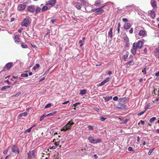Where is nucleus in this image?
<instances>
[{
	"label": "nucleus",
	"instance_id": "nucleus-1",
	"mask_svg": "<svg viewBox=\"0 0 159 159\" xmlns=\"http://www.w3.org/2000/svg\"><path fill=\"white\" fill-rule=\"evenodd\" d=\"M74 124V123L71 121H69L61 129V131H66L68 130H70L71 128V126Z\"/></svg>",
	"mask_w": 159,
	"mask_h": 159
},
{
	"label": "nucleus",
	"instance_id": "nucleus-2",
	"mask_svg": "<svg viewBox=\"0 0 159 159\" xmlns=\"http://www.w3.org/2000/svg\"><path fill=\"white\" fill-rule=\"evenodd\" d=\"M35 150L29 151L27 154V159H34L35 158Z\"/></svg>",
	"mask_w": 159,
	"mask_h": 159
},
{
	"label": "nucleus",
	"instance_id": "nucleus-3",
	"mask_svg": "<svg viewBox=\"0 0 159 159\" xmlns=\"http://www.w3.org/2000/svg\"><path fill=\"white\" fill-rule=\"evenodd\" d=\"M11 151L12 152L16 153H17L18 154H19L20 153L19 149L18 147L15 145H14L12 146Z\"/></svg>",
	"mask_w": 159,
	"mask_h": 159
},
{
	"label": "nucleus",
	"instance_id": "nucleus-4",
	"mask_svg": "<svg viewBox=\"0 0 159 159\" xmlns=\"http://www.w3.org/2000/svg\"><path fill=\"white\" fill-rule=\"evenodd\" d=\"M146 30H141L138 34V37L136 38H139V36H140L141 37H144L146 35Z\"/></svg>",
	"mask_w": 159,
	"mask_h": 159
},
{
	"label": "nucleus",
	"instance_id": "nucleus-5",
	"mask_svg": "<svg viewBox=\"0 0 159 159\" xmlns=\"http://www.w3.org/2000/svg\"><path fill=\"white\" fill-rule=\"evenodd\" d=\"M136 43H134L133 44L132 48L131 50V52L134 55H135L136 54V49L137 48L136 47Z\"/></svg>",
	"mask_w": 159,
	"mask_h": 159
},
{
	"label": "nucleus",
	"instance_id": "nucleus-6",
	"mask_svg": "<svg viewBox=\"0 0 159 159\" xmlns=\"http://www.w3.org/2000/svg\"><path fill=\"white\" fill-rule=\"evenodd\" d=\"M141 27L140 26H137L134 28V33L135 34V36L136 38L138 37V34L141 30Z\"/></svg>",
	"mask_w": 159,
	"mask_h": 159
},
{
	"label": "nucleus",
	"instance_id": "nucleus-7",
	"mask_svg": "<svg viewBox=\"0 0 159 159\" xmlns=\"http://www.w3.org/2000/svg\"><path fill=\"white\" fill-rule=\"evenodd\" d=\"M28 11L31 13H34L35 11V6L34 5H30L28 7Z\"/></svg>",
	"mask_w": 159,
	"mask_h": 159
},
{
	"label": "nucleus",
	"instance_id": "nucleus-8",
	"mask_svg": "<svg viewBox=\"0 0 159 159\" xmlns=\"http://www.w3.org/2000/svg\"><path fill=\"white\" fill-rule=\"evenodd\" d=\"M29 20L25 18L21 23L22 26L27 27L29 25Z\"/></svg>",
	"mask_w": 159,
	"mask_h": 159
},
{
	"label": "nucleus",
	"instance_id": "nucleus-9",
	"mask_svg": "<svg viewBox=\"0 0 159 159\" xmlns=\"http://www.w3.org/2000/svg\"><path fill=\"white\" fill-rule=\"evenodd\" d=\"M26 7V6L25 5L21 4L18 6L17 9L19 11H22L24 10Z\"/></svg>",
	"mask_w": 159,
	"mask_h": 159
},
{
	"label": "nucleus",
	"instance_id": "nucleus-10",
	"mask_svg": "<svg viewBox=\"0 0 159 159\" xmlns=\"http://www.w3.org/2000/svg\"><path fill=\"white\" fill-rule=\"evenodd\" d=\"M104 6H103L100 8H96V11L95 12V14L96 15H99L103 12L104 11L102 9V8Z\"/></svg>",
	"mask_w": 159,
	"mask_h": 159
},
{
	"label": "nucleus",
	"instance_id": "nucleus-11",
	"mask_svg": "<svg viewBox=\"0 0 159 159\" xmlns=\"http://www.w3.org/2000/svg\"><path fill=\"white\" fill-rule=\"evenodd\" d=\"M153 93L155 95L157 94V97L156 98V100L157 101H159V90H157V89H155L154 90Z\"/></svg>",
	"mask_w": 159,
	"mask_h": 159
},
{
	"label": "nucleus",
	"instance_id": "nucleus-12",
	"mask_svg": "<svg viewBox=\"0 0 159 159\" xmlns=\"http://www.w3.org/2000/svg\"><path fill=\"white\" fill-rule=\"evenodd\" d=\"M110 79L109 77L107 78L101 82L99 85L98 86H102L104 85L107 82L110 81Z\"/></svg>",
	"mask_w": 159,
	"mask_h": 159
},
{
	"label": "nucleus",
	"instance_id": "nucleus-13",
	"mask_svg": "<svg viewBox=\"0 0 159 159\" xmlns=\"http://www.w3.org/2000/svg\"><path fill=\"white\" fill-rule=\"evenodd\" d=\"M13 64V63L11 62H10L9 63H7L5 66H4V67L3 68V70H5V69L6 68L7 70H8L10 69L11 67L12 66Z\"/></svg>",
	"mask_w": 159,
	"mask_h": 159
},
{
	"label": "nucleus",
	"instance_id": "nucleus-14",
	"mask_svg": "<svg viewBox=\"0 0 159 159\" xmlns=\"http://www.w3.org/2000/svg\"><path fill=\"white\" fill-rule=\"evenodd\" d=\"M73 4L78 9L80 10L81 9V5L79 2H74Z\"/></svg>",
	"mask_w": 159,
	"mask_h": 159
},
{
	"label": "nucleus",
	"instance_id": "nucleus-15",
	"mask_svg": "<svg viewBox=\"0 0 159 159\" xmlns=\"http://www.w3.org/2000/svg\"><path fill=\"white\" fill-rule=\"evenodd\" d=\"M60 141H58L57 142L54 143V146H51L50 147V149H56L57 147L59 145V144Z\"/></svg>",
	"mask_w": 159,
	"mask_h": 159
},
{
	"label": "nucleus",
	"instance_id": "nucleus-16",
	"mask_svg": "<svg viewBox=\"0 0 159 159\" xmlns=\"http://www.w3.org/2000/svg\"><path fill=\"white\" fill-rule=\"evenodd\" d=\"M136 43V47L139 48H140L142 47L143 45V43L142 41H139L137 43Z\"/></svg>",
	"mask_w": 159,
	"mask_h": 159
},
{
	"label": "nucleus",
	"instance_id": "nucleus-17",
	"mask_svg": "<svg viewBox=\"0 0 159 159\" xmlns=\"http://www.w3.org/2000/svg\"><path fill=\"white\" fill-rule=\"evenodd\" d=\"M56 2V0H50L47 4V5H50L52 6L54 5Z\"/></svg>",
	"mask_w": 159,
	"mask_h": 159
},
{
	"label": "nucleus",
	"instance_id": "nucleus-18",
	"mask_svg": "<svg viewBox=\"0 0 159 159\" xmlns=\"http://www.w3.org/2000/svg\"><path fill=\"white\" fill-rule=\"evenodd\" d=\"M151 3L152 6L153 8H155L157 7V2L156 0H151Z\"/></svg>",
	"mask_w": 159,
	"mask_h": 159
},
{
	"label": "nucleus",
	"instance_id": "nucleus-19",
	"mask_svg": "<svg viewBox=\"0 0 159 159\" xmlns=\"http://www.w3.org/2000/svg\"><path fill=\"white\" fill-rule=\"evenodd\" d=\"M14 38L16 43H18L20 41V39L18 35H14Z\"/></svg>",
	"mask_w": 159,
	"mask_h": 159
},
{
	"label": "nucleus",
	"instance_id": "nucleus-20",
	"mask_svg": "<svg viewBox=\"0 0 159 159\" xmlns=\"http://www.w3.org/2000/svg\"><path fill=\"white\" fill-rule=\"evenodd\" d=\"M130 24L129 23H126L124 24V28L125 30H127L130 28Z\"/></svg>",
	"mask_w": 159,
	"mask_h": 159
},
{
	"label": "nucleus",
	"instance_id": "nucleus-21",
	"mask_svg": "<svg viewBox=\"0 0 159 159\" xmlns=\"http://www.w3.org/2000/svg\"><path fill=\"white\" fill-rule=\"evenodd\" d=\"M124 40L125 42L126 43V46H128L129 45V39L128 37L127 36L124 37Z\"/></svg>",
	"mask_w": 159,
	"mask_h": 159
},
{
	"label": "nucleus",
	"instance_id": "nucleus-22",
	"mask_svg": "<svg viewBox=\"0 0 159 159\" xmlns=\"http://www.w3.org/2000/svg\"><path fill=\"white\" fill-rule=\"evenodd\" d=\"M112 28H110L108 33V37H109L111 39L113 37L112 34Z\"/></svg>",
	"mask_w": 159,
	"mask_h": 159
},
{
	"label": "nucleus",
	"instance_id": "nucleus-23",
	"mask_svg": "<svg viewBox=\"0 0 159 159\" xmlns=\"http://www.w3.org/2000/svg\"><path fill=\"white\" fill-rule=\"evenodd\" d=\"M28 113L26 112H24L22 113H20L18 116V118L19 119H20L21 117L22 116H25L27 115Z\"/></svg>",
	"mask_w": 159,
	"mask_h": 159
},
{
	"label": "nucleus",
	"instance_id": "nucleus-24",
	"mask_svg": "<svg viewBox=\"0 0 159 159\" xmlns=\"http://www.w3.org/2000/svg\"><path fill=\"white\" fill-rule=\"evenodd\" d=\"M154 52L155 55L158 56V58L159 59V48H157L154 50Z\"/></svg>",
	"mask_w": 159,
	"mask_h": 159
},
{
	"label": "nucleus",
	"instance_id": "nucleus-25",
	"mask_svg": "<svg viewBox=\"0 0 159 159\" xmlns=\"http://www.w3.org/2000/svg\"><path fill=\"white\" fill-rule=\"evenodd\" d=\"M88 140L91 143H94L95 139H93V137H89L88 138Z\"/></svg>",
	"mask_w": 159,
	"mask_h": 159
},
{
	"label": "nucleus",
	"instance_id": "nucleus-26",
	"mask_svg": "<svg viewBox=\"0 0 159 159\" xmlns=\"http://www.w3.org/2000/svg\"><path fill=\"white\" fill-rule=\"evenodd\" d=\"M48 9L49 8L48 6H44L42 7V11L43 12H44Z\"/></svg>",
	"mask_w": 159,
	"mask_h": 159
},
{
	"label": "nucleus",
	"instance_id": "nucleus-27",
	"mask_svg": "<svg viewBox=\"0 0 159 159\" xmlns=\"http://www.w3.org/2000/svg\"><path fill=\"white\" fill-rule=\"evenodd\" d=\"M150 14L153 19H154L155 17V15L154 11H151Z\"/></svg>",
	"mask_w": 159,
	"mask_h": 159
},
{
	"label": "nucleus",
	"instance_id": "nucleus-28",
	"mask_svg": "<svg viewBox=\"0 0 159 159\" xmlns=\"http://www.w3.org/2000/svg\"><path fill=\"white\" fill-rule=\"evenodd\" d=\"M80 1L82 3L83 5H86L88 4V2L87 0H80Z\"/></svg>",
	"mask_w": 159,
	"mask_h": 159
},
{
	"label": "nucleus",
	"instance_id": "nucleus-29",
	"mask_svg": "<svg viewBox=\"0 0 159 159\" xmlns=\"http://www.w3.org/2000/svg\"><path fill=\"white\" fill-rule=\"evenodd\" d=\"M148 139V138L147 137H144L141 140L142 141H143V145H145L146 143V142L145 141V140H146L147 139Z\"/></svg>",
	"mask_w": 159,
	"mask_h": 159
},
{
	"label": "nucleus",
	"instance_id": "nucleus-30",
	"mask_svg": "<svg viewBox=\"0 0 159 159\" xmlns=\"http://www.w3.org/2000/svg\"><path fill=\"white\" fill-rule=\"evenodd\" d=\"M10 87V86H4L1 89V90L2 91H4V90H5L6 89L9 88Z\"/></svg>",
	"mask_w": 159,
	"mask_h": 159
},
{
	"label": "nucleus",
	"instance_id": "nucleus-31",
	"mask_svg": "<svg viewBox=\"0 0 159 159\" xmlns=\"http://www.w3.org/2000/svg\"><path fill=\"white\" fill-rule=\"evenodd\" d=\"M39 65L38 64H36L35 66L33 68V69L34 70H35L39 68Z\"/></svg>",
	"mask_w": 159,
	"mask_h": 159
},
{
	"label": "nucleus",
	"instance_id": "nucleus-32",
	"mask_svg": "<svg viewBox=\"0 0 159 159\" xmlns=\"http://www.w3.org/2000/svg\"><path fill=\"white\" fill-rule=\"evenodd\" d=\"M86 91L85 89L81 90L80 94L81 95H83L85 93Z\"/></svg>",
	"mask_w": 159,
	"mask_h": 159
},
{
	"label": "nucleus",
	"instance_id": "nucleus-33",
	"mask_svg": "<svg viewBox=\"0 0 159 159\" xmlns=\"http://www.w3.org/2000/svg\"><path fill=\"white\" fill-rule=\"evenodd\" d=\"M21 46L23 48H28L27 45L25 43L21 44Z\"/></svg>",
	"mask_w": 159,
	"mask_h": 159
},
{
	"label": "nucleus",
	"instance_id": "nucleus-34",
	"mask_svg": "<svg viewBox=\"0 0 159 159\" xmlns=\"http://www.w3.org/2000/svg\"><path fill=\"white\" fill-rule=\"evenodd\" d=\"M156 117H153L151 118L149 120V122L151 123H152L156 119Z\"/></svg>",
	"mask_w": 159,
	"mask_h": 159
},
{
	"label": "nucleus",
	"instance_id": "nucleus-35",
	"mask_svg": "<svg viewBox=\"0 0 159 159\" xmlns=\"http://www.w3.org/2000/svg\"><path fill=\"white\" fill-rule=\"evenodd\" d=\"M41 10V8L39 7H37L36 10V12L37 13H38L40 12Z\"/></svg>",
	"mask_w": 159,
	"mask_h": 159
},
{
	"label": "nucleus",
	"instance_id": "nucleus-36",
	"mask_svg": "<svg viewBox=\"0 0 159 159\" xmlns=\"http://www.w3.org/2000/svg\"><path fill=\"white\" fill-rule=\"evenodd\" d=\"M28 74L27 73H23L21 74V76L22 77H27L28 76Z\"/></svg>",
	"mask_w": 159,
	"mask_h": 159
},
{
	"label": "nucleus",
	"instance_id": "nucleus-37",
	"mask_svg": "<svg viewBox=\"0 0 159 159\" xmlns=\"http://www.w3.org/2000/svg\"><path fill=\"white\" fill-rule=\"evenodd\" d=\"M112 98L111 96H110L108 97H106L105 98V101L107 102L109 101L110 99Z\"/></svg>",
	"mask_w": 159,
	"mask_h": 159
},
{
	"label": "nucleus",
	"instance_id": "nucleus-38",
	"mask_svg": "<svg viewBox=\"0 0 159 159\" xmlns=\"http://www.w3.org/2000/svg\"><path fill=\"white\" fill-rule=\"evenodd\" d=\"M56 112H57L56 111H55L53 112H51L50 113L47 115L46 116H52L54 114H55L56 113Z\"/></svg>",
	"mask_w": 159,
	"mask_h": 159
},
{
	"label": "nucleus",
	"instance_id": "nucleus-39",
	"mask_svg": "<svg viewBox=\"0 0 159 159\" xmlns=\"http://www.w3.org/2000/svg\"><path fill=\"white\" fill-rule=\"evenodd\" d=\"M155 148L151 149L150 151H149V152L148 153V154L149 155H151V153L152 152L153 150Z\"/></svg>",
	"mask_w": 159,
	"mask_h": 159
},
{
	"label": "nucleus",
	"instance_id": "nucleus-40",
	"mask_svg": "<svg viewBox=\"0 0 159 159\" xmlns=\"http://www.w3.org/2000/svg\"><path fill=\"white\" fill-rule=\"evenodd\" d=\"M32 128L33 127H31L29 128L27 130L25 131V133H29L31 131V129H32Z\"/></svg>",
	"mask_w": 159,
	"mask_h": 159
},
{
	"label": "nucleus",
	"instance_id": "nucleus-41",
	"mask_svg": "<svg viewBox=\"0 0 159 159\" xmlns=\"http://www.w3.org/2000/svg\"><path fill=\"white\" fill-rule=\"evenodd\" d=\"M101 142V140L100 139H95L94 143H97Z\"/></svg>",
	"mask_w": 159,
	"mask_h": 159
},
{
	"label": "nucleus",
	"instance_id": "nucleus-42",
	"mask_svg": "<svg viewBox=\"0 0 159 159\" xmlns=\"http://www.w3.org/2000/svg\"><path fill=\"white\" fill-rule=\"evenodd\" d=\"M100 3L101 2L100 0H97L95 2V5H97Z\"/></svg>",
	"mask_w": 159,
	"mask_h": 159
},
{
	"label": "nucleus",
	"instance_id": "nucleus-43",
	"mask_svg": "<svg viewBox=\"0 0 159 159\" xmlns=\"http://www.w3.org/2000/svg\"><path fill=\"white\" fill-rule=\"evenodd\" d=\"M20 93L21 92H19L16 95H13V97H17L20 94Z\"/></svg>",
	"mask_w": 159,
	"mask_h": 159
},
{
	"label": "nucleus",
	"instance_id": "nucleus-44",
	"mask_svg": "<svg viewBox=\"0 0 159 159\" xmlns=\"http://www.w3.org/2000/svg\"><path fill=\"white\" fill-rule=\"evenodd\" d=\"M79 43H80V47H81L83 46L84 44L82 43L83 41L82 40H80L79 41Z\"/></svg>",
	"mask_w": 159,
	"mask_h": 159
},
{
	"label": "nucleus",
	"instance_id": "nucleus-45",
	"mask_svg": "<svg viewBox=\"0 0 159 159\" xmlns=\"http://www.w3.org/2000/svg\"><path fill=\"white\" fill-rule=\"evenodd\" d=\"M145 111H142V112L138 113V116H140L142 115L144 113Z\"/></svg>",
	"mask_w": 159,
	"mask_h": 159
},
{
	"label": "nucleus",
	"instance_id": "nucleus-46",
	"mask_svg": "<svg viewBox=\"0 0 159 159\" xmlns=\"http://www.w3.org/2000/svg\"><path fill=\"white\" fill-rule=\"evenodd\" d=\"M51 103H48L45 106V108H48L49 107H50L51 106Z\"/></svg>",
	"mask_w": 159,
	"mask_h": 159
},
{
	"label": "nucleus",
	"instance_id": "nucleus-47",
	"mask_svg": "<svg viewBox=\"0 0 159 159\" xmlns=\"http://www.w3.org/2000/svg\"><path fill=\"white\" fill-rule=\"evenodd\" d=\"M100 118L101 120L102 121H104L106 119V118L103 117L102 116H100Z\"/></svg>",
	"mask_w": 159,
	"mask_h": 159
},
{
	"label": "nucleus",
	"instance_id": "nucleus-48",
	"mask_svg": "<svg viewBox=\"0 0 159 159\" xmlns=\"http://www.w3.org/2000/svg\"><path fill=\"white\" fill-rule=\"evenodd\" d=\"M142 72H144L145 74H146V68H144L142 70Z\"/></svg>",
	"mask_w": 159,
	"mask_h": 159
},
{
	"label": "nucleus",
	"instance_id": "nucleus-49",
	"mask_svg": "<svg viewBox=\"0 0 159 159\" xmlns=\"http://www.w3.org/2000/svg\"><path fill=\"white\" fill-rule=\"evenodd\" d=\"M113 99L114 101H117L118 99V97L116 96L113 97Z\"/></svg>",
	"mask_w": 159,
	"mask_h": 159
},
{
	"label": "nucleus",
	"instance_id": "nucleus-50",
	"mask_svg": "<svg viewBox=\"0 0 159 159\" xmlns=\"http://www.w3.org/2000/svg\"><path fill=\"white\" fill-rule=\"evenodd\" d=\"M41 159H47V157H46L43 155H42V157H41Z\"/></svg>",
	"mask_w": 159,
	"mask_h": 159
},
{
	"label": "nucleus",
	"instance_id": "nucleus-51",
	"mask_svg": "<svg viewBox=\"0 0 159 159\" xmlns=\"http://www.w3.org/2000/svg\"><path fill=\"white\" fill-rule=\"evenodd\" d=\"M80 102H76L74 104H73V106H74L75 107H76V106H77L78 105L80 104Z\"/></svg>",
	"mask_w": 159,
	"mask_h": 159
},
{
	"label": "nucleus",
	"instance_id": "nucleus-52",
	"mask_svg": "<svg viewBox=\"0 0 159 159\" xmlns=\"http://www.w3.org/2000/svg\"><path fill=\"white\" fill-rule=\"evenodd\" d=\"M122 20V21L124 22H126L128 21L127 19L125 18H123Z\"/></svg>",
	"mask_w": 159,
	"mask_h": 159
},
{
	"label": "nucleus",
	"instance_id": "nucleus-53",
	"mask_svg": "<svg viewBox=\"0 0 159 159\" xmlns=\"http://www.w3.org/2000/svg\"><path fill=\"white\" fill-rule=\"evenodd\" d=\"M129 120L128 119H125L123 120V123H126Z\"/></svg>",
	"mask_w": 159,
	"mask_h": 159
},
{
	"label": "nucleus",
	"instance_id": "nucleus-54",
	"mask_svg": "<svg viewBox=\"0 0 159 159\" xmlns=\"http://www.w3.org/2000/svg\"><path fill=\"white\" fill-rule=\"evenodd\" d=\"M133 28H131L129 31V32L130 34H132L133 33Z\"/></svg>",
	"mask_w": 159,
	"mask_h": 159
},
{
	"label": "nucleus",
	"instance_id": "nucleus-55",
	"mask_svg": "<svg viewBox=\"0 0 159 159\" xmlns=\"http://www.w3.org/2000/svg\"><path fill=\"white\" fill-rule=\"evenodd\" d=\"M128 150L129 151H133V149H132V148L131 147H129L128 148Z\"/></svg>",
	"mask_w": 159,
	"mask_h": 159
},
{
	"label": "nucleus",
	"instance_id": "nucleus-56",
	"mask_svg": "<svg viewBox=\"0 0 159 159\" xmlns=\"http://www.w3.org/2000/svg\"><path fill=\"white\" fill-rule=\"evenodd\" d=\"M88 128L89 130H92L93 128V127L91 126H89Z\"/></svg>",
	"mask_w": 159,
	"mask_h": 159
},
{
	"label": "nucleus",
	"instance_id": "nucleus-57",
	"mask_svg": "<svg viewBox=\"0 0 159 159\" xmlns=\"http://www.w3.org/2000/svg\"><path fill=\"white\" fill-rule=\"evenodd\" d=\"M69 102V101H66L65 102H64L62 103V104L63 105L66 104L68 103Z\"/></svg>",
	"mask_w": 159,
	"mask_h": 159
},
{
	"label": "nucleus",
	"instance_id": "nucleus-58",
	"mask_svg": "<svg viewBox=\"0 0 159 159\" xmlns=\"http://www.w3.org/2000/svg\"><path fill=\"white\" fill-rule=\"evenodd\" d=\"M155 75L156 76H158L159 75V71L157 72L156 73H155Z\"/></svg>",
	"mask_w": 159,
	"mask_h": 159
},
{
	"label": "nucleus",
	"instance_id": "nucleus-59",
	"mask_svg": "<svg viewBox=\"0 0 159 159\" xmlns=\"http://www.w3.org/2000/svg\"><path fill=\"white\" fill-rule=\"evenodd\" d=\"M127 56L125 55L123 56V58L124 59H126L127 58Z\"/></svg>",
	"mask_w": 159,
	"mask_h": 159
},
{
	"label": "nucleus",
	"instance_id": "nucleus-60",
	"mask_svg": "<svg viewBox=\"0 0 159 159\" xmlns=\"http://www.w3.org/2000/svg\"><path fill=\"white\" fill-rule=\"evenodd\" d=\"M7 152H8V150H6L3 152V153L4 154H5Z\"/></svg>",
	"mask_w": 159,
	"mask_h": 159
},
{
	"label": "nucleus",
	"instance_id": "nucleus-61",
	"mask_svg": "<svg viewBox=\"0 0 159 159\" xmlns=\"http://www.w3.org/2000/svg\"><path fill=\"white\" fill-rule=\"evenodd\" d=\"M94 109L97 111H99V109L97 107H95L94 108Z\"/></svg>",
	"mask_w": 159,
	"mask_h": 159
},
{
	"label": "nucleus",
	"instance_id": "nucleus-62",
	"mask_svg": "<svg viewBox=\"0 0 159 159\" xmlns=\"http://www.w3.org/2000/svg\"><path fill=\"white\" fill-rule=\"evenodd\" d=\"M22 29H23L22 28H21L20 29H19L18 30V32H19V33H21V32L22 31Z\"/></svg>",
	"mask_w": 159,
	"mask_h": 159
},
{
	"label": "nucleus",
	"instance_id": "nucleus-63",
	"mask_svg": "<svg viewBox=\"0 0 159 159\" xmlns=\"http://www.w3.org/2000/svg\"><path fill=\"white\" fill-rule=\"evenodd\" d=\"M140 123L141 124H142V125H143L144 124V121H143V120H141L140 121Z\"/></svg>",
	"mask_w": 159,
	"mask_h": 159
},
{
	"label": "nucleus",
	"instance_id": "nucleus-64",
	"mask_svg": "<svg viewBox=\"0 0 159 159\" xmlns=\"http://www.w3.org/2000/svg\"><path fill=\"white\" fill-rule=\"evenodd\" d=\"M43 118H44V117H43L42 116L40 118V121H41L43 120Z\"/></svg>",
	"mask_w": 159,
	"mask_h": 159
}]
</instances>
